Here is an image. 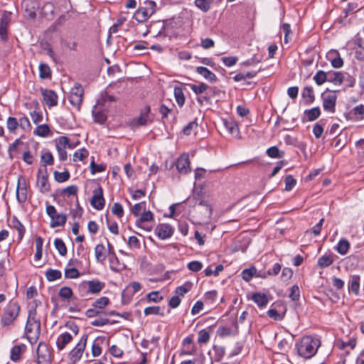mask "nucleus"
Instances as JSON below:
<instances>
[{"label": "nucleus", "mask_w": 364, "mask_h": 364, "mask_svg": "<svg viewBox=\"0 0 364 364\" xmlns=\"http://www.w3.org/2000/svg\"><path fill=\"white\" fill-rule=\"evenodd\" d=\"M321 345L320 341L311 336H304L301 341L296 344L298 354L304 359L311 358Z\"/></svg>", "instance_id": "1"}, {"label": "nucleus", "mask_w": 364, "mask_h": 364, "mask_svg": "<svg viewBox=\"0 0 364 364\" xmlns=\"http://www.w3.org/2000/svg\"><path fill=\"white\" fill-rule=\"evenodd\" d=\"M19 311V305L15 301H10L3 310L1 325L6 327L13 323L18 316Z\"/></svg>", "instance_id": "2"}, {"label": "nucleus", "mask_w": 364, "mask_h": 364, "mask_svg": "<svg viewBox=\"0 0 364 364\" xmlns=\"http://www.w3.org/2000/svg\"><path fill=\"white\" fill-rule=\"evenodd\" d=\"M25 330L30 343H36L40 335L41 323L34 316H31V313L28 317Z\"/></svg>", "instance_id": "3"}, {"label": "nucleus", "mask_w": 364, "mask_h": 364, "mask_svg": "<svg viewBox=\"0 0 364 364\" xmlns=\"http://www.w3.org/2000/svg\"><path fill=\"white\" fill-rule=\"evenodd\" d=\"M87 338V335H83L80 338V341L78 342V343L69 353L68 358L71 364H75L80 360L86 347Z\"/></svg>", "instance_id": "4"}, {"label": "nucleus", "mask_w": 364, "mask_h": 364, "mask_svg": "<svg viewBox=\"0 0 364 364\" xmlns=\"http://www.w3.org/2000/svg\"><path fill=\"white\" fill-rule=\"evenodd\" d=\"M323 109L326 112L334 113L337 101L336 91H328L321 95Z\"/></svg>", "instance_id": "5"}, {"label": "nucleus", "mask_w": 364, "mask_h": 364, "mask_svg": "<svg viewBox=\"0 0 364 364\" xmlns=\"http://www.w3.org/2000/svg\"><path fill=\"white\" fill-rule=\"evenodd\" d=\"M38 364H50L51 353L48 345L44 342H40L36 350Z\"/></svg>", "instance_id": "6"}, {"label": "nucleus", "mask_w": 364, "mask_h": 364, "mask_svg": "<svg viewBox=\"0 0 364 364\" xmlns=\"http://www.w3.org/2000/svg\"><path fill=\"white\" fill-rule=\"evenodd\" d=\"M83 94V88L79 84H75L70 90L69 101L70 104L76 107L78 109L82 102Z\"/></svg>", "instance_id": "7"}, {"label": "nucleus", "mask_w": 364, "mask_h": 364, "mask_svg": "<svg viewBox=\"0 0 364 364\" xmlns=\"http://www.w3.org/2000/svg\"><path fill=\"white\" fill-rule=\"evenodd\" d=\"M28 184L26 179L23 176H19L16 191V196L19 203H23L27 200Z\"/></svg>", "instance_id": "8"}, {"label": "nucleus", "mask_w": 364, "mask_h": 364, "mask_svg": "<svg viewBox=\"0 0 364 364\" xmlns=\"http://www.w3.org/2000/svg\"><path fill=\"white\" fill-rule=\"evenodd\" d=\"M91 205L97 210H101L105 205V200L103 196V189L101 186H98L93 191V196L90 200Z\"/></svg>", "instance_id": "9"}, {"label": "nucleus", "mask_w": 364, "mask_h": 364, "mask_svg": "<svg viewBox=\"0 0 364 364\" xmlns=\"http://www.w3.org/2000/svg\"><path fill=\"white\" fill-rule=\"evenodd\" d=\"M11 13L4 11L0 19V38L4 42L8 40V28L11 23Z\"/></svg>", "instance_id": "10"}, {"label": "nucleus", "mask_w": 364, "mask_h": 364, "mask_svg": "<svg viewBox=\"0 0 364 364\" xmlns=\"http://www.w3.org/2000/svg\"><path fill=\"white\" fill-rule=\"evenodd\" d=\"M44 171L45 173H43L42 170L39 169L37 175V185L39 188V191L43 193H48L50 191L46 168Z\"/></svg>", "instance_id": "11"}, {"label": "nucleus", "mask_w": 364, "mask_h": 364, "mask_svg": "<svg viewBox=\"0 0 364 364\" xmlns=\"http://www.w3.org/2000/svg\"><path fill=\"white\" fill-rule=\"evenodd\" d=\"M174 229L168 224H159L155 229V233L161 240H166L171 237Z\"/></svg>", "instance_id": "12"}, {"label": "nucleus", "mask_w": 364, "mask_h": 364, "mask_svg": "<svg viewBox=\"0 0 364 364\" xmlns=\"http://www.w3.org/2000/svg\"><path fill=\"white\" fill-rule=\"evenodd\" d=\"M41 94L43 100L48 107H53L58 104V96L56 93L51 90L41 89Z\"/></svg>", "instance_id": "13"}, {"label": "nucleus", "mask_w": 364, "mask_h": 364, "mask_svg": "<svg viewBox=\"0 0 364 364\" xmlns=\"http://www.w3.org/2000/svg\"><path fill=\"white\" fill-rule=\"evenodd\" d=\"M150 112V107L146 105L144 109H141L140 115L134 119L133 124L137 126H144L147 124L149 122H151L149 114Z\"/></svg>", "instance_id": "14"}, {"label": "nucleus", "mask_w": 364, "mask_h": 364, "mask_svg": "<svg viewBox=\"0 0 364 364\" xmlns=\"http://www.w3.org/2000/svg\"><path fill=\"white\" fill-rule=\"evenodd\" d=\"M176 168L181 173H187L190 171V161L188 155L183 154L176 161Z\"/></svg>", "instance_id": "15"}, {"label": "nucleus", "mask_w": 364, "mask_h": 364, "mask_svg": "<svg viewBox=\"0 0 364 364\" xmlns=\"http://www.w3.org/2000/svg\"><path fill=\"white\" fill-rule=\"evenodd\" d=\"M345 79L344 74L339 71H328L327 82L335 85H341Z\"/></svg>", "instance_id": "16"}, {"label": "nucleus", "mask_w": 364, "mask_h": 364, "mask_svg": "<svg viewBox=\"0 0 364 364\" xmlns=\"http://www.w3.org/2000/svg\"><path fill=\"white\" fill-rule=\"evenodd\" d=\"M327 58L335 68H340L343 65V60L337 50H331L327 55Z\"/></svg>", "instance_id": "17"}, {"label": "nucleus", "mask_w": 364, "mask_h": 364, "mask_svg": "<svg viewBox=\"0 0 364 364\" xmlns=\"http://www.w3.org/2000/svg\"><path fill=\"white\" fill-rule=\"evenodd\" d=\"M360 281L359 275H351L348 281V290L355 295H358L360 292Z\"/></svg>", "instance_id": "18"}, {"label": "nucleus", "mask_w": 364, "mask_h": 364, "mask_svg": "<svg viewBox=\"0 0 364 364\" xmlns=\"http://www.w3.org/2000/svg\"><path fill=\"white\" fill-rule=\"evenodd\" d=\"M67 221V215L63 213H56L50 218V227L56 228L64 226Z\"/></svg>", "instance_id": "19"}, {"label": "nucleus", "mask_w": 364, "mask_h": 364, "mask_svg": "<svg viewBox=\"0 0 364 364\" xmlns=\"http://www.w3.org/2000/svg\"><path fill=\"white\" fill-rule=\"evenodd\" d=\"M87 285L88 291L92 294H98L105 287V283L96 279L88 281Z\"/></svg>", "instance_id": "20"}, {"label": "nucleus", "mask_w": 364, "mask_h": 364, "mask_svg": "<svg viewBox=\"0 0 364 364\" xmlns=\"http://www.w3.org/2000/svg\"><path fill=\"white\" fill-rule=\"evenodd\" d=\"M198 206L202 208L201 219L203 220H209L212 215V208L210 205L205 200H200L198 203Z\"/></svg>", "instance_id": "21"}, {"label": "nucleus", "mask_w": 364, "mask_h": 364, "mask_svg": "<svg viewBox=\"0 0 364 364\" xmlns=\"http://www.w3.org/2000/svg\"><path fill=\"white\" fill-rule=\"evenodd\" d=\"M72 338L73 337L69 333L66 332L60 334L56 341L58 350H63L72 341Z\"/></svg>", "instance_id": "22"}, {"label": "nucleus", "mask_w": 364, "mask_h": 364, "mask_svg": "<svg viewBox=\"0 0 364 364\" xmlns=\"http://www.w3.org/2000/svg\"><path fill=\"white\" fill-rule=\"evenodd\" d=\"M196 71L198 74H200V75H202L206 80H209L211 82H214L217 80L216 75L205 67H198L196 68Z\"/></svg>", "instance_id": "23"}, {"label": "nucleus", "mask_w": 364, "mask_h": 364, "mask_svg": "<svg viewBox=\"0 0 364 364\" xmlns=\"http://www.w3.org/2000/svg\"><path fill=\"white\" fill-rule=\"evenodd\" d=\"M252 299L260 308L266 306L268 303V299L266 294L263 293L257 292L253 294Z\"/></svg>", "instance_id": "24"}, {"label": "nucleus", "mask_w": 364, "mask_h": 364, "mask_svg": "<svg viewBox=\"0 0 364 364\" xmlns=\"http://www.w3.org/2000/svg\"><path fill=\"white\" fill-rule=\"evenodd\" d=\"M95 255L96 260L102 263L107 258V251L102 244H98L95 248Z\"/></svg>", "instance_id": "25"}, {"label": "nucleus", "mask_w": 364, "mask_h": 364, "mask_svg": "<svg viewBox=\"0 0 364 364\" xmlns=\"http://www.w3.org/2000/svg\"><path fill=\"white\" fill-rule=\"evenodd\" d=\"M304 115L307 117V121H314L321 115V110L318 107H315L304 111Z\"/></svg>", "instance_id": "26"}, {"label": "nucleus", "mask_w": 364, "mask_h": 364, "mask_svg": "<svg viewBox=\"0 0 364 364\" xmlns=\"http://www.w3.org/2000/svg\"><path fill=\"white\" fill-rule=\"evenodd\" d=\"M54 5L50 2H47L43 6L41 13L46 18H52L54 14Z\"/></svg>", "instance_id": "27"}, {"label": "nucleus", "mask_w": 364, "mask_h": 364, "mask_svg": "<svg viewBox=\"0 0 364 364\" xmlns=\"http://www.w3.org/2000/svg\"><path fill=\"white\" fill-rule=\"evenodd\" d=\"M92 113L95 122L102 124L106 121V113L104 111L98 110L97 105L94 106Z\"/></svg>", "instance_id": "28"}, {"label": "nucleus", "mask_w": 364, "mask_h": 364, "mask_svg": "<svg viewBox=\"0 0 364 364\" xmlns=\"http://www.w3.org/2000/svg\"><path fill=\"white\" fill-rule=\"evenodd\" d=\"M18 127V121L16 117H9L6 120V128L11 134H16Z\"/></svg>", "instance_id": "29"}, {"label": "nucleus", "mask_w": 364, "mask_h": 364, "mask_svg": "<svg viewBox=\"0 0 364 364\" xmlns=\"http://www.w3.org/2000/svg\"><path fill=\"white\" fill-rule=\"evenodd\" d=\"M349 247V242L346 239H341L339 240L336 250L339 254L344 255L348 252Z\"/></svg>", "instance_id": "30"}, {"label": "nucleus", "mask_w": 364, "mask_h": 364, "mask_svg": "<svg viewBox=\"0 0 364 364\" xmlns=\"http://www.w3.org/2000/svg\"><path fill=\"white\" fill-rule=\"evenodd\" d=\"M333 262V258L331 255H323L318 258L317 264L321 269L329 267Z\"/></svg>", "instance_id": "31"}, {"label": "nucleus", "mask_w": 364, "mask_h": 364, "mask_svg": "<svg viewBox=\"0 0 364 364\" xmlns=\"http://www.w3.org/2000/svg\"><path fill=\"white\" fill-rule=\"evenodd\" d=\"M268 156L274 159H282L284 156V151H280L277 146H271L266 151Z\"/></svg>", "instance_id": "32"}, {"label": "nucleus", "mask_w": 364, "mask_h": 364, "mask_svg": "<svg viewBox=\"0 0 364 364\" xmlns=\"http://www.w3.org/2000/svg\"><path fill=\"white\" fill-rule=\"evenodd\" d=\"M25 348V346H15L11 350L10 358L14 362L20 360L21 353L23 349Z\"/></svg>", "instance_id": "33"}, {"label": "nucleus", "mask_w": 364, "mask_h": 364, "mask_svg": "<svg viewBox=\"0 0 364 364\" xmlns=\"http://www.w3.org/2000/svg\"><path fill=\"white\" fill-rule=\"evenodd\" d=\"M159 112L161 114L162 119H168L171 115L173 117H176V110L174 108H168L165 105H161L159 108Z\"/></svg>", "instance_id": "34"}, {"label": "nucleus", "mask_w": 364, "mask_h": 364, "mask_svg": "<svg viewBox=\"0 0 364 364\" xmlns=\"http://www.w3.org/2000/svg\"><path fill=\"white\" fill-rule=\"evenodd\" d=\"M153 219V213L151 211H144L141 215L140 218L136 220V225L137 227L142 228L141 223L151 221Z\"/></svg>", "instance_id": "35"}, {"label": "nucleus", "mask_w": 364, "mask_h": 364, "mask_svg": "<svg viewBox=\"0 0 364 364\" xmlns=\"http://www.w3.org/2000/svg\"><path fill=\"white\" fill-rule=\"evenodd\" d=\"M149 17L142 7L139 8L134 14V18L141 23L146 21Z\"/></svg>", "instance_id": "36"}, {"label": "nucleus", "mask_w": 364, "mask_h": 364, "mask_svg": "<svg viewBox=\"0 0 364 364\" xmlns=\"http://www.w3.org/2000/svg\"><path fill=\"white\" fill-rule=\"evenodd\" d=\"M174 96L178 106L182 107L185 103V97L181 87H176L174 88Z\"/></svg>", "instance_id": "37"}, {"label": "nucleus", "mask_w": 364, "mask_h": 364, "mask_svg": "<svg viewBox=\"0 0 364 364\" xmlns=\"http://www.w3.org/2000/svg\"><path fill=\"white\" fill-rule=\"evenodd\" d=\"M256 274L257 269L255 267H252L242 270L241 275L245 281L249 282L254 276H256Z\"/></svg>", "instance_id": "38"}, {"label": "nucleus", "mask_w": 364, "mask_h": 364, "mask_svg": "<svg viewBox=\"0 0 364 364\" xmlns=\"http://www.w3.org/2000/svg\"><path fill=\"white\" fill-rule=\"evenodd\" d=\"M46 277L49 282H53L56 279H60L62 274L59 270L49 269L46 272Z\"/></svg>", "instance_id": "39"}, {"label": "nucleus", "mask_w": 364, "mask_h": 364, "mask_svg": "<svg viewBox=\"0 0 364 364\" xmlns=\"http://www.w3.org/2000/svg\"><path fill=\"white\" fill-rule=\"evenodd\" d=\"M109 304V299L107 296H102L92 304V306L97 308L99 310H102L105 308Z\"/></svg>", "instance_id": "40"}, {"label": "nucleus", "mask_w": 364, "mask_h": 364, "mask_svg": "<svg viewBox=\"0 0 364 364\" xmlns=\"http://www.w3.org/2000/svg\"><path fill=\"white\" fill-rule=\"evenodd\" d=\"M50 132V128L47 124H41L36 128L34 134L41 137H46L48 136Z\"/></svg>", "instance_id": "41"}, {"label": "nucleus", "mask_w": 364, "mask_h": 364, "mask_svg": "<svg viewBox=\"0 0 364 364\" xmlns=\"http://www.w3.org/2000/svg\"><path fill=\"white\" fill-rule=\"evenodd\" d=\"M54 245L58 253L61 256H65L67 254V247L63 241V240L60 238H56L54 241Z\"/></svg>", "instance_id": "42"}, {"label": "nucleus", "mask_w": 364, "mask_h": 364, "mask_svg": "<svg viewBox=\"0 0 364 364\" xmlns=\"http://www.w3.org/2000/svg\"><path fill=\"white\" fill-rule=\"evenodd\" d=\"M54 178L58 183H63L68 181L70 178V173L68 171L63 172L54 171Z\"/></svg>", "instance_id": "43"}, {"label": "nucleus", "mask_w": 364, "mask_h": 364, "mask_svg": "<svg viewBox=\"0 0 364 364\" xmlns=\"http://www.w3.org/2000/svg\"><path fill=\"white\" fill-rule=\"evenodd\" d=\"M51 75L50 67L46 64H40L39 65V76L42 79H46Z\"/></svg>", "instance_id": "44"}, {"label": "nucleus", "mask_w": 364, "mask_h": 364, "mask_svg": "<svg viewBox=\"0 0 364 364\" xmlns=\"http://www.w3.org/2000/svg\"><path fill=\"white\" fill-rule=\"evenodd\" d=\"M58 294L61 299L68 300L72 298L73 292L71 288L68 287H63L60 289Z\"/></svg>", "instance_id": "45"}, {"label": "nucleus", "mask_w": 364, "mask_h": 364, "mask_svg": "<svg viewBox=\"0 0 364 364\" xmlns=\"http://www.w3.org/2000/svg\"><path fill=\"white\" fill-rule=\"evenodd\" d=\"M314 80L318 85H321L327 81V72L318 70L314 77Z\"/></svg>", "instance_id": "46"}, {"label": "nucleus", "mask_w": 364, "mask_h": 364, "mask_svg": "<svg viewBox=\"0 0 364 364\" xmlns=\"http://www.w3.org/2000/svg\"><path fill=\"white\" fill-rule=\"evenodd\" d=\"M88 151L85 149H80L76 151L73 154L74 161H82L88 156Z\"/></svg>", "instance_id": "47"}, {"label": "nucleus", "mask_w": 364, "mask_h": 364, "mask_svg": "<svg viewBox=\"0 0 364 364\" xmlns=\"http://www.w3.org/2000/svg\"><path fill=\"white\" fill-rule=\"evenodd\" d=\"M302 97L308 98L309 103H312L315 100L313 88L309 86L305 87L302 92Z\"/></svg>", "instance_id": "48"}, {"label": "nucleus", "mask_w": 364, "mask_h": 364, "mask_svg": "<svg viewBox=\"0 0 364 364\" xmlns=\"http://www.w3.org/2000/svg\"><path fill=\"white\" fill-rule=\"evenodd\" d=\"M190 87H191V89L196 95L202 94L205 90H207L208 88H210L208 85H207L206 84H205L203 82H200L199 85L192 84V85H190Z\"/></svg>", "instance_id": "49"}, {"label": "nucleus", "mask_w": 364, "mask_h": 364, "mask_svg": "<svg viewBox=\"0 0 364 364\" xmlns=\"http://www.w3.org/2000/svg\"><path fill=\"white\" fill-rule=\"evenodd\" d=\"M145 6L142 9L147 12L149 16H152L156 12V4L153 1H148L144 3Z\"/></svg>", "instance_id": "50"}, {"label": "nucleus", "mask_w": 364, "mask_h": 364, "mask_svg": "<svg viewBox=\"0 0 364 364\" xmlns=\"http://www.w3.org/2000/svg\"><path fill=\"white\" fill-rule=\"evenodd\" d=\"M213 350L215 353V361L219 362L225 355V348L223 346H214Z\"/></svg>", "instance_id": "51"}, {"label": "nucleus", "mask_w": 364, "mask_h": 364, "mask_svg": "<svg viewBox=\"0 0 364 364\" xmlns=\"http://www.w3.org/2000/svg\"><path fill=\"white\" fill-rule=\"evenodd\" d=\"M55 147L56 149H66V147L71 148V146L69 144V139L65 136H60L56 141Z\"/></svg>", "instance_id": "52"}, {"label": "nucleus", "mask_w": 364, "mask_h": 364, "mask_svg": "<svg viewBox=\"0 0 364 364\" xmlns=\"http://www.w3.org/2000/svg\"><path fill=\"white\" fill-rule=\"evenodd\" d=\"M217 296L218 292L215 290L208 291L204 295V301L207 304H213L215 301Z\"/></svg>", "instance_id": "53"}, {"label": "nucleus", "mask_w": 364, "mask_h": 364, "mask_svg": "<svg viewBox=\"0 0 364 364\" xmlns=\"http://www.w3.org/2000/svg\"><path fill=\"white\" fill-rule=\"evenodd\" d=\"M209 339L210 334L206 329H202L198 332V343L199 344L206 343Z\"/></svg>", "instance_id": "54"}, {"label": "nucleus", "mask_w": 364, "mask_h": 364, "mask_svg": "<svg viewBox=\"0 0 364 364\" xmlns=\"http://www.w3.org/2000/svg\"><path fill=\"white\" fill-rule=\"evenodd\" d=\"M41 161L43 163V166L53 165L54 159L52 154L50 151L43 154L41 156Z\"/></svg>", "instance_id": "55"}, {"label": "nucleus", "mask_w": 364, "mask_h": 364, "mask_svg": "<svg viewBox=\"0 0 364 364\" xmlns=\"http://www.w3.org/2000/svg\"><path fill=\"white\" fill-rule=\"evenodd\" d=\"M116 101V97L113 95L108 94L107 92H104L101 94V99L98 100V105H105L107 102H112Z\"/></svg>", "instance_id": "56"}, {"label": "nucleus", "mask_w": 364, "mask_h": 364, "mask_svg": "<svg viewBox=\"0 0 364 364\" xmlns=\"http://www.w3.org/2000/svg\"><path fill=\"white\" fill-rule=\"evenodd\" d=\"M146 299L148 301L158 303L163 300V296L159 295V291H154L146 295Z\"/></svg>", "instance_id": "57"}, {"label": "nucleus", "mask_w": 364, "mask_h": 364, "mask_svg": "<svg viewBox=\"0 0 364 364\" xmlns=\"http://www.w3.org/2000/svg\"><path fill=\"white\" fill-rule=\"evenodd\" d=\"M195 5L203 12H207L210 8V4L207 0H195Z\"/></svg>", "instance_id": "58"}, {"label": "nucleus", "mask_w": 364, "mask_h": 364, "mask_svg": "<svg viewBox=\"0 0 364 364\" xmlns=\"http://www.w3.org/2000/svg\"><path fill=\"white\" fill-rule=\"evenodd\" d=\"M224 269V267L223 264H218L215 267V272H213V269L208 267L204 270V274L206 277L211 276L214 274L215 276H218L220 272Z\"/></svg>", "instance_id": "59"}, {"label": "nucleus", "mask_w": 364, "mask_h": 364, "mask_svg": "<svg viewBox=\"0 0 364 364\" xmlns=\"http://www.w3.org/2000/svg\"><path fill=\"white\" fill-rule=\"evenodd\" d=\"M284 182L285 190L288 191H291L296 183V179H294L291 175L287 176L285 177Z\"/></svg>", "instance_id": "60"}, {"label": "nucleus", "mask_w": 364, "mask_h": 364, "mask_svg": "<svg viewBox=\"0 0 364 364\" xmlns=\"http://www.w3.org/2000/svg\"><path fill=\"white\" fill-rule=\"evenodd\" d=\"M112 213L118 218H122L124 215V209L119 203H114L112 207Z\"/></svg>", "instance_id": "61"}, {"label": "nucleus", "mask_w": 364, "mask_h": 364, "mask_svg": "<svg viewBox=\"0 0 364 364\" xmlns=\"http://www.w3.org/2000/svg\"><path fill=\"white\" fill-rule=\"evenodd\" d=\"M289 298L292 301H296L299 300L300 298V291L299 288L297 285H293L291 288L290 294H289Z\"/></svg>", "instance_id": "62"}, {"label": "nucleus", "mask_w": 364, "mask_h": 364, "mask_svg": "<svg viewBox=\"0 0 364 364\" xmlns=\"http://www.w3.org/2000/svg\"><path fill=\"white\" fill-rule=\"evenodd\" d=\"M191 284L190 283L184 284L183 285L179 286L176 289V293L177 296H183L185 294L188 292L191 289Z\"/></svg>", "instance_id": "63"}, {"label": "nucleus", "mask_w": 364, "mask_h": 364, "mask_svg": "<svg viewBox=\"0 0 364 364\" xmlns=\"http://www.w3.org/2000/svg\"><path fill=\"white\" fill-rule=\"evenodd\" d=\"M198 127V124L196 121L190 122L183 129V132L185 135H190L191 132Z\"/></svg>", "instance_id": "64"}]
</instances>
